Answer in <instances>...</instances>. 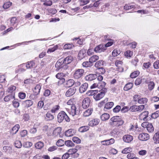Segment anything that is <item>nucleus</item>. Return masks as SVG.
Segmentation results:
<instances>
[{"label":"nucleus","mask_w":159,"mask_h":159,"mask_svg":"<svg viewBox=\"0 0 159 159\" xmlns=\"http://www.w3.org/2000/svg\"><path fill=\"white\" fill-rule=\"evenodd\" d=\"M55 67L56 71H58L61 69H66L68 68V66L66 65L63 58L60 59L57 61L55 65Z\"/></svg>","instance_id":"1"},{"label":"nucleus","mask_w":159,"mask_h":159,"mask_svg":"<svg viewBox=\"0 0 159 159\" xmlns=\"http://www.w3.org/2000/svg\"><path fill=\"white\" fill-rule=\"evenodd\" d=\"M57 121L59 123H61L64 120L66 122H69L70 118L66 113L63 111L60 112L57 116Z\"/></svg>","instance_id":"2"},{"label":"nucleus","mask_w":159,"mask_h":159,"mask_svg":"<svg viewBox=\"0 0 159 159\" xmlns=\"http://www.w3.org/2000/svg\"><path fill=\"white\" fill-rule=\"evenodd\" d=\"M107 89L106 88L102 89L101 92L97 93L94 95L93 98L96 101H98L102 98L105 95V92L107 91Z\"/></svg>","instance_id":"3"},{"label":"nucleus","mask_w":159,"mask_h":159,"mask_svg":"<svg viewBox=\"0 0 159 159\" xmlns=\"http://www.w3.org/2000/svg\"><path fill=\"white\" fill-rule=\"evenodd\" d=\"M20 66L21 67H25L27 69H31L36 68L37 66L35 64L34 61H28L26 63L22 64L20 65Z\"/></svg>","instance_id":"4"},{"label":"nucleus","mask_w":159,"mask_h":159,"mask_svg":"<svg viewBox=\"0 0 159 159\" xmlns=\"http://www.w3.org/2000/svg\"><path fill=\"white\" fill-rule=\"evenodd\" d=\"M141 126L144 128H146L147 130L149 132L151 133L154 131V128L152 123L144 122L142 124Z\"/></svg>","instance_id":"5"},{"label":"nucleus","mask_w":159,"mask_h":159,"mask_svg":"<svg viewBox=\"0 0 159 159\" xmlns=\"http://www.w3.org/2000/svg\"><path fill=\"white\" fill-rule=\"evenodd\" d=\"M84 73V70L83 69H77L75 71L74 74V77L75 79H78L83 76Z\"/></svg>","instance_id":"6"},{"label":"nucleus","mask_w":159,"mask_h":159,"mask_svg":"<svg viewBox=\"0 0 159 159\" xmlns=\"http://www.w3.org/2000/svg\"><path fill=\"white\" fill-rule=\"evenodd\" d=\"M66 110L69 114L72 116L77 115L79 112V110L77 109L75 105H72L70 109H66Z\"/></svg>","instance_id":"7"},{"label":"nucleus","mask_w":159,"mask_h":159,"mask_svg":"<svg viewBox=\"0 0 159 159\" xmlns=\"http://www.w3.org/2000/svg\"><path fill=\"white\" fill-rule=\"evenodd\" d=\"M144 108V105H141L140 106L133 105L130 107V110L131 111L135 112L137 111H141Z\"/></svg>","instance_id":"8"},{"label":"nucleus","mask_w":159,"mask_h":159,"mask_svg":"<svg viewBox=\"0 0 159 159\" xmlns=\"http://www.w3.org/2000/svg\"><path fill=\"white\" fill-rule=\"evenodd\" d=\"M90 104V99L88 97L86 98L83 101L82 106L84 109H86L89 106Z\"/></svg>","instance_id":"9"},{"label":"nucleus","mask_w":159,"mask_h":159,"mask_svg":"<svg viewBox=\"0 0 159 159\" xmlns=\"http://www.w3.org/2000/svg\"><path fill=\"white\" fill-rule=\"evenodd\" d=\"M138 138L141 141H146L149 139V135L147 133H142L139 134Z\"/></svg>","instance_id":"10"},{"label":"nucleus","mask_w":159,"mask_h":159,"mask_svg":"<svg viewBox=\"0 0 159 159\" xmlns=\"http://www.w3.org/2000/svg\"><path fill=\"white\" fill-rule=\"evenodd\" d=\"M105 48V46L104 45L100 44L96 46L94 49V51L96 52H104L106 50Z\"/></svg>","instance_id":"11"},{"label":"nucleus","mask_w":159,"mask_h":159,"mask_svg":"<svg viewBox=\"0 0 159 159\" xmlns=\"http://www.w3.org/2000/svg\"><path fill=\"white\" fill-rule=\"evenodd\" d=\"M76 90L75 87L70 88L66 91L65 95L67 97L71 96L75 94Z\"/></svg>","instance_id":"12"},{"label":"nucleus","mask_w":159,"mask_h":159,"mask_svg":"<svg viewBox=\"0 0 159 159\" xmlns=\"http://www.w3.org/2000/svg\"><path fill=\"white\" fill-rule=\"evenodd\" d=\"M110 120L109 124L111 125H113L114 122L120 121L121 120V117L119 116H114L111 118Z\"/></svg>","instance_id":"13"},{"label":"nucleus","mask_w":159,"mask_h":159,"mask_svg":"<svg viewBox=\"0 0 159 159\" xmlns=\"http://www.w3.org/2000/svg\"><path fill=\"white\" fill-rule=\"evenodd\" d=\"M122 139L124 142L129 143L133 140V136L130 135L126 134L123 137Z\"/></svg>","instance_id":"14"},{"label":"nucleus","mask_w":159,"mask_h":159,"mask_svg":"<svg viewBox=\"0 0 159 159\" xmlns=\"http://www.w3.org/2000/svg\"><path fill=\"white\" fill-rule=\"evenodd\" d=\"M86 56V50L84 49L80 50L78 54V58L81 60L84 58Z\"/></svg>","instance_id":"15"},{"label":"nucleus","mask_w":159,"mask_h":159,"mask_svg":"<svg viewBox=\"0 0 159 159\" xmlns=\"http://www.w3.org/2000/svg\"><path fill=\"white\" fill-rule=\"evenodd\" d=\"M148 114V111H145L141 113L139 116V119L146 121L147 120V117Z\"/></svg>","instance_id":"16"},{"label":"nucleus","mask_w":159,"mask_h":159,"mask_svg":"<svg viewBox=\"0 0 159 159\" xmlns=\"http://www.w3.org/2000/svg\"><path fill=\"white\" fill-rule=\"evenodd\" d=\"M97 77V75L96 74H92L85 76V79L87 81H91L93 80Z\"/></svg>","instance_id":"17"},{"label":"nucleus","mask_w":159,"mask_h":159,"mask_svg":"<svg viewBox=\"0 0 159 159\" xmlns=\"http://www.w3.org/2000/svg\"><path fill=\"white\" fill-rule=\"evenodd\" d=\"M100 122V120L98 118H95L90 120L89 122V125L93 126L97 125Z\"/></svg>","instance_id":"18"},{"label":"nucleus","mask_w":159,"mask_h":159,"mask_svg":"<svg viewBox=\"0 0 159 159\" xmlns=\"http://www.w3.org/2000/svg\"><path fill=\"white\" fill-rule=\"evenodd\" d=\"M115 142L114 139L111 138L109 139H107L102 141L101 142L102 144L103 145H109L113 144Z\"/></svg>","instance_id":"19"},{"label":"nucleus","mask_w":159,"mask_h":159,"mask_svg":"<svg viewBox=\"0 0 159 159\" xmlns=\"http://www.w3.org/2000/svg\"><path fill=\"white\" fill-rule=\"evenodd\" d=\"M33 102L31 100H26L23 102L22 105L25 107H29L33 104Z\"/></svg>","instance_id":"20"},{"label":"nucleus","mask_w":159,"mask_h":159,"mask_svg":"<svg viewBox=\"0 0 159 159\" xmlns=\"http://www.w3.org/2000/svg\"><path fill=\"white\" fill-rule=\"evenodd\" d=\"M88 84L87 83L83 84L80 88L79 91L81 93H83L85 92L88 89Z\"/></svg>","instance_id":"21"},{"label":"nucleus","mask_w":159,"mask_h":159,"mask_svg":"<svg viewBox=\"0 0 159 159\" xmlns=\"http://www.w3.org/2000/svg\"><path fill=\"white\" fill-rule=\"evenodd\" d=\"M153 140L154 144L159 143V130L154 135L153 137Z\"/></svg>","instance_id":"22"},{"label":"nucleus","mask_w":159,"mask_h":159,"mask_svg":"<svg viewBox=\"0 0 159 159\" xmlns=\"http://www.w3.org/2000/svg\"><path fill=\"white\" fill-rule=\"evenodd\" d=\"M75 133V130L74 129H70L66 131L65 135L67 137H70L73 136Z\"/></svg>","instance_id":"23"},{"label":"nucleus","mask_w":159,"mask_h":159,"mask_svg":"<svg viewBox=\"0 0 159 159\" xmlns=\"http://www.w3.org/2000/svg\"><path fill=\"white\" fill-rule=\"evenodd\" d=\"M16 89V87L15 86L11 85L8 87L7 91L8 93H11V94L14 93L15 95V91Z\"/></svg>","instance_id":"24"},{"label":"nucleus","mask_w":159,"mask_h":159,"mask_svg":"<svg viewBox=\"0 0 159 159\" xmlns=\"http://www.w3.org/2000/svg\"><path fill=\"white\" fill-rule=\"evenodd\" d=\"M61 129V127H57L53 131L52 135L54 137H56L58 135L60 136Z\"/></svg>","instance_id":"25"},{"label":"nucleus","mask_w":159,"mask_h":159,"mask_svg":"<svg viewBox=\"0 0 159 159\" xmlns=\"http://www.w3.org/2000/svg\"><path fill=\"white\" fill-rule=\"evenodd\" d=\"M41 89V85L40 84H37L33 89V91L34 93V94L35 95L38 94L40 92Z\"/></svg>","instance_id":"26"},{"label":"nucleus","mask_w":159,"mask_h":159,"mask_svg":"<svg viewBox=\"0 0 159 159\" xmlns=\"http://www.w3.org/2000/svg\"><path fill=\"white\" fill-rule=\"evenodd\" d=\"M105 63L103 60H99L97 61L95 64L96 67L98 69L102 67V66L105 65Z\"/></svg>","instance_id":"27"},{"label":"nucleus","mask_w":159,"mask_h":159,"mask_svg":"<svg viewBox=\"0 0 159 159\" xmlns=\"http://www.w3.org/2000/svg\"><path fill=\"white\" fill-rule=\"evenodd\" d=\"M63 59L66 65H67L72 62L73 60V58L72 57L69 56L66 57L65 58H63Z\"/></svg>","instance_id":"28"},{"label":"nucleus","mask_w":159,"mask_h":159,"mask_svg":"<svg viewBox=\"0 0 159 159\" xmlns=\"http://www.w3.org/2000/svg\"><path fill=\"white\" fill-rule=\"evenodd\" d=\"M48 39H46L45 38L43 39H38L36 40H32L30 41H25L21 43H19L15 44L16 46H18L19 45H21L22 44H24L25 43H28L30 42H34L35 40H39V41H43V40H48Z\"/></svg>","instance_id":"29"},{"label":"nucleus","mask_w":159,"mask_h":159,"mask_svg":"<svg viewBox=\"0 0 159 159\" xmlns=\"http://www.w3.org/2000/svg\"><path fill=\"white\" fill-rule=\"evenodd\" d=\"M20 128V125H15L11 129V134H16Z\"/></svg>","instance_id":"30"},{"label":"nucleus","mask_w":159,"mask_h":159,"mask_svg":"<svg viewBox=\"0 0 159 159\" xmlns=\"http://www.w3.org/2000/svg\"><path fill=\"white\" fill-rule=\"evenodd\" d=\"M15 98V95L14 93L13 94H9L6 96L4 98L5 101L7 102H9L11 99H13Z\"/></svg>","instance_id":"31"},{"label":"nucleus","mask_w":159,"mask_h":159,"mask_svg":"<svg viewBox=\"0 0 159 159\" xmlns=\"http://www.w3.org/2000/svg\"><path fill=\"white\" fill-rule=\"evenodd\" d=\"M146 82L148 84V88L150 90H152L154 89L155 84L153 81H151L148 82V81L146 80Z\"/></svg>","instance_id":"32"},{"label":"nucleus","mask_w":159,"mask_h":159,"mask_svg":"<svg viewBox=\"0 0 159 159\" xmlns=\"http://www.w3.org/2000/svg\"><path fill=\"white\" fill-rule=\"evenodd\" d=\"M89 128V126H84L80 127L79 129L80 132L83 133L88 131Z\"/></svg>","instance_id":"33"},{"label":"nucleus","mask_w":159,"mask_h":159,"mask_svg":"<svg viewBox=\"0 0 159 159\" xmlns=\"http://www.w3.org/2000/svg\"><path fill=\"white\" fill-rule=\"evenodd\" d=\"M75 84V81L73 80L70 79L66 81V85L67 87H70L72 86Z\"/></svg>","instance_id":"34"},{"label":"nucleus","mask_w":159,"mask_h":159,"mask_svg":"<svg viewBox=\"0 0 159 159\" xmlns=\"http://www.w3.org/2000/svg\"><path fill=\"white\" fill-rule=\"evenodd\" d=\"M93 111V110L92 108L88 109L84 112V116L87 117L90 116L92 113Z\"/></svg>","instance_id":"35"},{"label":"nucleus","mask_w":159,"mask_h":159,"mask_svg":"<svg viewBox=\"0 0 159 159\" xmlns=\"http://www.w3.org/2000/svg\"><path fill=\"white\" fill-rule=\"evenodd\" d=\"M133 86V84L131 83H129L125 85L123 89L125 91H128L131 89Z\"/></svg>","instance_id":"36"},{"label":"nucleus","mask_w":159,"mask_h":159,"mask_svg":"<svg viewBox=\"0 0 159 159\" xmlns=\"http://www.w3.org/2000/svg\"><path fill=\"white\" fill-rule=\"evenodd\" d=\"M114 104L113 102H110L106 103L105 104L104 110L111 109L113 106Z\"/></svg>","instance_id":"37"},{"label":"nucleus","mask_w":159,"mask_h":159,"mask_svg":"<svg viewBox=\"0 0 159 159\" xmlns=\"http://www.w3.org/2000/svg\"><path fill=\"white\" fill-rule=\"evenodd\" d=\"M110 117V115L107 113H104L101 116V119L102 121H105L108 120Z\"/></svg>","instance_id":"38"},{"label":"nucleus","mask_w":159,"mask_h":159,"mask_svg":"<svg viewBox=\"0 0 159 159\" xmlns=\"http://www.w3.org/2000/svg\"><path fill=\"white\" fill-rule=\"evenodd\" d=\"M46 116V117L45 118L47 120H52L54 118V116L49 112L47 113Z\"/></svg>","instance_id":"39"},{"label":"nucleus","mask_w":159,"mask_h":159,"mask_svg":"<svg viewBox=\"0 0 159 159\" xmlns=\"http://www.w3.org/2000/svg\"><path fill=\"white\" fill-rule=\"evenodd\" d=\"M98 59L99 57L97 55H93L89 59V60L90 61V62H91L92 63L93 62H95Z\"/></svg>","instance_id":"40"},{"label":"nucleus","mask_w":159,"mask_h":159,"mask_svg":"<svg viewBox=\"0 0 159 159\" xmlns=\"http://www.w3.org/2000/svg\"><path fill=\"white\" fill-rule=\"evenodd\" d=\"M140 72L137 70L132 73L130 75V77L132 78H134L137 77L139 74Z\"/></svg>","instance_id":"41"},{"label":"nucleus","mask_w":159,"mask_h":159,"mask_svg":"<svg viewBox=\"0 0 159 159\" xmlns=\"http://www.w3.org/2000/svg\"><path fill=\"white\" fill-rule=\"evenodd\" d=\"M119 133L117 129H113L110 133V135L113 137H115Z\"/></svg>","instance_id":"42"},{"label":"nucleus","mask_w":159,"mask_h":159,"mask_svg":"<svg viewBox=\"0 0 159 159\" xmlns=\"http://www.w3.org/2000/svg\"><path fill=\"white\" fill-rule=\"evenodd\" d=\"M125 56L127 57H130L133 55V52L130 50H127L124 53Z\"/></svg>","instance_id":"43"},{"label":"nucleus","mask_w":159,"mask_h":159,"mask_svg":"<svg viewBox=\"0 0 159 159\" xmlns=\"http://www.w3.org/2000/svg\"><path fill=\"white\" fill-rule=\"evenodd\" d=\"M43 142L39 141L36 143L35 144V147L37 149H40L43 146Z\"/></svg>","instance_id":"44"},{"label":"nucleus","mask_w":159,"mask_h":159,"mask_svg":"<svg viewBox=\"0 0 159 159\" xmlns=\"http://www.w3.org/2000/svg\"><path fill=\"white\" fill-rule=\"evenodd\" d=\"M98 92L97 90H89L88 91L87 94L89 96L93 95L94 96V95L97 93Z\"/></svg>","instance_id":"45"},{"label":"nucleus","mask_w":159,"mask_h":159,"mask_svg":"<svg viewBox=\"0 0 159 159\" xmlns=\"http://www.w3.org/2000/svg\"><path fill=\"white\" fill-rule=\"evenodd\" d=\"M10 24L11 25H14L17 22L16 18L15 17H13L10 19Z\"/></svg>","instance_id":"46"},{"label":"nucleus","mask_w":159,"mask_h":159,"mask_svg":"<svg viewBox=\"0 0 159 159\" xmlns=\"http://www.w3.org/2000/svg\"><path fill=\"white\" fill-rule=\"evenodd\" d=\"M148 102V99L145 98H141L138 100V103L139 104H145Z\"/></svg>","instance_id":"47"},{"label":"nucleus","mask_w":159,"mask_h":159,"mask_svg":"<svg viewBox=\"0 0 159 159\" xmlns=\"http://www.w3.org/2000/svg\"><path fill=\"white\" fill-rule=\"evenodd\" d=\"M83 66L85 67H87L91 66L92 65V63L90 62V61L84 62L82 64Z\"/></svg>","instance_id":"48"},{"label":"nucleus","mask_w":159,"mask_h":159,"mask_svg":"<svg viewBox=\"0 0 159 159\" xmlns=\"http://www.w3.org/2000/svg\"><path fill=\"white\" fill-rule=\"evenodd\" d=\"M132 149L131 148L128 147L124 149L122 151V153L123 154L128 153L131 152Z\"/></svg>","instance_id":"49"},{"label":"nucleus","mask_w":159,"mask_h":159,"mask_svg":"<svg viewBox=\"0 0 159 159\" xmlns=\"http://www.w3.org/2000/svg\"><path fill=\"white\" fill-rule=\"evenodd\" d=\"M32 145V143L30 142H26L23 143V146L25 148H28L31 147Z\"/></svg>","instance_id":"50"},{"label":"nucleus","mask_w":159,"mask_h":159,"mask_svg":"<svg viewBox=\"0 0 159 159\" xmlns=\"http://www.w3.org/2000/svg\"><path fill=\"white\" fill-rule=\"evenodd\" d=\"M65 143L66 146L69 147H72L74 146V143L70 140L66 141Z\"/></svg>","instance_id":"51"},{"label":"nucleus","mask_w":159,"mask_h":159,"mask_svg":"<svg viewBox=\"0 0 159 159\" xmlns=\"http://www.w3.org/2000/svg\"><path fill=\"white\" fill-rule=\"evenodd\" d=\"M106 83L103 81H101L98 83V88L99 89H104Z\"/></svg>","instance_id":"52"},{"label":"nucleus","mask_w":159,"mask_h":159,"mask_svg":"<svg viewBox=\"0 0 159 159\" xmlns=\"http://www.w3.org/2000/svg\"><path fill=\"white\" fill-rule=\"evenodd\" d=\"M57 48L58 46L57 45L54 46L52 48H49L47 51V53H49L53 52L57 50Z\"/></svg>","instance_id":"53"},{"label":"nucleus","mask_w":159,"mask_h":159,"mask_svg":"<svg viewBox=\"0 0 159 159\" xmlns=\"http://www.w3.org/2000/svg\"><path fill=\"white\" fill-rule=\"evenodd\" d=\"M15 146L17 148H21L22 145L21 142L19 140H16L14 143Z\"/></svg>","instance_id":"54"},{"label":"nucleus","mask_w":159,"mask_h":159,"mask_svg":"<svg viewBox=\"0 0 159 159\" xmlns=\"http://www.w3.org/2000/svg\"><path fill=\"white\" fill-rule=\"evenodd\" d=\"M120 53V52L119 50L115 49L113 51L112 55L113 57H115L119 55Z\"/></svg>","instance_id":"55"},{"label":"nucleus","mask_w":159,"mask_h":159,"mask_svg":"<svg viewBox=\"0 0 159 159\" xmlns=\"http://www.w3.org/2000/svg\"><path fill=\"white\" fill-rule=\"evenodd\" d=\"M64 144V141L63 139H60L58 140L56 143V145L59 147H61Z\"/></svg>","instance_id":"56"},{"label":"nucleus","mask_w":159,"mask_h":159,"mask_svg":"<svg viewBox=\"0 0 159 159\" xmlns=\"http://www.w3.org/2000/svg\"><path fill=\"white\" fill-rule=\"evenodd\" d=\"M74 45L73 44L67 43L65 44L64 46V49H71Z\"/></svg>","instance_id":"57"},{"label":"nucleus","mask_w":159,"mask_h":159,"mask_svg":"<svg viewBox=\"0 0 159 159\" xmlns=\"http://www.w3.org/2000/svg\"><path fill=\"white\" fill-rule=\"evenodd\" d=\"M60 108V106L58 105L55 106L51 110V112L52 113H55L59 110Z\"/></svg>","instance_id":"58"},{"label":"nucleus","mask_w":159,"mask_h":159,"mask_svg":"<svg viewBox=\"0 0 159 159\" xmlns=\"http://www.w3.org/2000/svg\"><path fill=\"white\" fill-rule=\"evenodd\" d=\"M11 4L12 3L10 2H7L4 4L3 7L5 9H7L11 6Z\"/></svg>","instance_id":"59"},{"label":"nucleus","mask_w":159,"mask_h":159,"mask_svg":"<svg viewBox=\"0 0 159 159\" xmlns=\"http://www.w3.org/2000/svg\"><path fill=\"white\" fill-rule=\"evenodd\" d=\"M65 76L64 74L63 73H57L56 75V77L59 79H61Z\"/></svg>","instance_id":"60"},{"label":"nucleus","mask_w":159,"mask_h":159,"mask_svg":"<svg viewBox=\"0 0 159 159\" xmlns=\"http://www.w3.org/2000/svg\"><path fill=\"white\" fill-rule=\"evenodd\" d=\"M121 108V107L120 106L117 105L116 107L113 108V111L115 113H117L120 110Z\"/></svg>","instance_id":"61"},{"label":"nucleus","mask_w":159,"mask_h":159,"mask_svg":"<svg viewBox=\"0 0 159 159\" xmlns=\"http://www.w3.org/2000/svg\"><path fill=\"white\" fill-rule=\"evenodd\" d=\"M18 96L21 99H24L26 97V94L25 93L23 92H20L18 93Z\"/></svg>","instance_id":"62"},{"label":"nucleus","mask_w":159,"mask_h":159,"mask_svg":"<svg viewBox=\"0 0 159 159\" xmlns=\"http://www.w3.org/2000/svg\"><path fill=\"white\" fill-rule=\"evenodd\" d=\"M159 116V110L157 111L155 113H152V117L154 119L156 118Z\"/></svg>","instance_id":"63"},{"label":"nucleus","mask_w":159,"mask_h":159,"mask_svg":"<svg viewBox=\"0 0 159 159\" xmlns=\"http://www.w3.org/2000/svg\"><path fill=\"white\" fill-rule=\"evenodd\" d=\"M154 68L155 69L159 68V60L155 61L153 65Z\"/></svg>","instance_id":"64"}]
</instances>
